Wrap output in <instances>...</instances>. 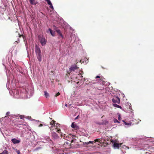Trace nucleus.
Returning <instances> with one entry per match:
<instances>
[{"label":"nucleus","mask_w":154,"mask_h":154,"mask_svg":"<svg viewBox=\"0 0 154 154\" xmlns=\"http://www.w3.org/2000/svg\"><path fill=\"white\" fill-rule=\"evenodd\" d=\"M35 52L37 56V57L39 61H42V54L41 50L39 47L37 45L35 46Z\"/></svg>","instance_id":"obj_1"},{"label":"nucleus","mask_w":154,"mask_h":154,"mask_svg":"<svg viewBox=\"0 0 154 154\" xmlns=\"http://www.w3.org/2000/svg\"><path fill=\"white\" fill-rule=\"evenodd\" d=\"M61 137L62 138H64L66 140H69L67 139V138H69L71 137H73V136L71 135V134H69V135H67L65 134H63V133H61Z\"/></svg>","instance_id":"obj_2"},{"label":"nucleus","mask_w":154,"mask_h":154,"mask_svg":"<svg viewBox=\"0 0 154 154\" xmlns=\"http://www.w3.org/2000/svg\"><path fill=\"white\" fill-rule=\"evenodd\" d=\"M78 68L79 67L76 64L72 65L69 68V71L70 72H73L78 69Z\"/></svg>","instance_id":"obj_3"},{"label":"nucleus","mask_w":154,"mask_h":154,"mask_svg":"<svg viewBox=\"0 0 154 154\" xmlns=\"http://www.w3.org/2000/svg\"><path fill=\"white\" fill-rule=\"evenodd\" d=\"M112 101L113 103L119 104L120 103V98L118 97H114L112 99Z\"/></svg>","instance_id":"obj_4"},{"label":"nucleus","mask_w":154,"mask_h":154,"mask_svg":"<svg viewBox=\"0 0 154 154\" xmlns=\"http://www.w3.org/2000/svg\"><path fill=\"white\" fill-rule=\"evenodd\" d=\"M40 41L41 45L43 46L45 45L47 41L44 37H42L40 39Z\"/></svg>","instance_id":"obj_5"},{"label":"nucleus","mask_w":154,"mask_h":154,"mask_svg":"<svg viewBox=\"0 0 154 154\" xmlns=\"http://www.w3.org/2000/svg\"><path fill=\"white\" fill-rule=\"evenodd\" d=\"M99 78V79L98 80L99 82H102L103 83L104 82V80L105 79L102 76H99L97 75L95 77V79Z\"/></svg>","instance_id":"obj_6"},{"label":"nucleus","mask_w":154,"mask_h":154,"mask_svg":"<svg viewBox=\"0 0 154 154\" xmlns=\"http://www.w3.org/2000/svg\"><path fill=\"white\" fill-rule=\"evenodd\" d=\"M71 127L75 130L79 128V126L75 122H72L71 125Z\"/></svg>","instance_id":"obj_7"},{"label":"nucleus","mask_w":154,"mask_h":154,"mask_svg":"<svg viewBox=\"0 0 154 154\" xmlns=\"http://www.w3.org/2000/svg\"><path fill=\"white\" fill-rule=\"evenodd\" d=\"M12 142L14 144L18 143L20 142V140H17L16 138H13L11 139Z\"/></svg>","instance_id":"obj_8"},{"label":"nucleus","mask_w":154,"mask_h":154,"mask_svg":"<svg viewBox=\"0 0 154 154\" xmlns=\"http://www.w3.org/2000/svg\"><path fill=\"white\" fill-rule=\"evenodd\" d=\"M52 137L54 139H56L58 138V135L55 132L52 133Z\"/></svg>","instance_id":"obj_9"},{"label":"nucleus","mask_w":154,"mask_h":154,"mask_svg":"<svg viewBox=\"0 0 154 154\" xmlns=\"http://www.w3.org/2000/svg\"><path fill=\"white\" fill-rule=\"evenodd\" d=\"M121 145V144H119L118 143H117L115 142L113 144V146L114 147H116L117 149H119V146H120Z\"/></svg>","instance_id":"obj_10"},{"label":"nucleus","mask_w":154,"mask_h":154,"mask_svg":"<svg viewBox=\"0 0 154 154\" xmlns=\"http://www.w3.org/2000/svg\"><path fill=\"white\" fill-rule=\"evenodd\" d=\"M30 4L33 5H36L37 2H35V0H29Z\"/></svg>","instance_id":"obj_11"},{"label":"nucleus","mask_w":154,"mask_h":154,"mask_svg":"<svg viewBox=\"0 0 154 154\" xmlns=\"http://www.w3.org/2000/svg\"><path fill=\"white\" fill-rule=\"evenodd\" d=\"M49 30L50 31V32L52 36H54L55 35V32H53L52 30L50 28L49 29Z\"/></svg>","instance_id":"obj_12"},{"label":"nucleus","mask_w":154,"mask_h":154,"mask_svg":"<svg viewBox=\"0 0 154 154\" xmlns=\"http://www.w3.org/2000/svg\"><path fill=\"white\" fill-rule=\"evenodd\" d=\"M55 121L54 120H52L50 122V124L52 125V126L51 127V128L55 126Z\"/></svg>","instance_id":"obj_13"},{"label":"nucleus","mask_w":154,"mask_h":154,"mask_svg":"<svg viewBox=\"0 0 154 154\" xmlns=\"http://www.w3.org/2000/svg\"><path fill=\"white\" fill-rule=\"evenodd\" d=\"M113 106L115 107H117V108H120V109H122V107L121 106H120L117 105L115 103V104H113Z\"/></svg>","instance_id":"obj_14"},{"label":"nucleus","mask_w":154,"mask_h":154,"mask_svg":"<svg viewBox=\"0 0 154 154\" xmlns=\"http://www.w3.org/2000/svg\"><path fill=\"white\" fill-rule=\"evenodd\" d=\"M0 154H9V153L8 151L4 150L2 153H0Z\"/></svg>","instance_id":"obj_15"},{"label":"nucleus","mask_w":154,"mask_h":154,"mask_svg":"<svg viewBox=\"0 0 154 154\" xmlns=\"http://www.w3.org/2000/svg\"><path fill=\"white\" fill-rule=\"evenodd\" d=\"M93 141H89L88 142H85L84 143V145H87L90 143H93Z\"/></svg>","instance_id":"obj_16"},{"label":"nucleus","mask_w":154,"mask_h":154,"mask_svg":"<svg viewBox=\"0 0 154 154\" xmlns=\"http://www.w3.org/2000/svg\"><path fill=\"white\" fill-rule=\"evenodd\" d=\"M45 97L46 98H47L49 96V94L46 91H45Z\"/></svg>","instance_id":"obj_17"},{"label":"nucleus","mask_w":154,"mask_h":154,"mask_svg":"<svg viewBox=\"0 0 154 154\" xmlns=\"http://www.w3.org/2000/svg\"><path fill=\"white\" fill-rule=\"evenodd\" d=\"M55 30L58 34H60L61 32L60 30L59 29H58L57 28Z\"/></svg>","instance_id":"obj_18"},{"label":"nucleus","mask_w":154,"mask_h":154,"mask_svg":"<svg viewBox=\"0 0 154 154\" xmlns=\"http://www.w3.org/2000/svg\"><path fill=\"white\" fill-rule=\"evenodd\" d=\"M47 2L48 4L49 5H51V3L50 0H45Z\"/></svg>","instance_id":"obj_19"},{"label":"nucleus","mask_w":154,"mask_h":154,"mask_svg":"<svg viewBox=\"0 0 154 154\" xmlns=\"http://www.w3.org/2000/svg\"><path fill=\"white\" fill-rule=\"evenodd\" d=\"M20 118L21 119H23L24 116L23 115H20L19 114H18Z\"/></svg>","instance_id":"obj_20"},{"label":"nucleus","mask_w":154,"mask_h":154,"mask_svg":"<svg viewBox=\"0 0 154 154\" xmlns=\"http://www.w3.org/2000/svg\"><path fill=\"white\" fill-rule=\"evenodd\" d=\"M58 34L62 38V39L64 37H63V35L61 32V33H60V34Z\"/></svg>","instance_id":"obj_21"},{"label":"nucleus","mask_w":154,"mask_h":154,"mask_svg":"<svg viewBox=\"0 0 154 154\" xmlns=\"http://www.w3.org/2000/svg\"><path fill=\"white\" fill-rule=\"evenodd\" d=\"M100 139H96L94 140L95 142H99L100 141Z\"/></svg>","instance_id":"obj_22"},{"label":"nucleus","mask_w":154,"mask_h":154,"mask_svg":"<svg viewBox=\"0 0 154 154\" xmlns=\"http://www.w3.org/2000/svg\"><path fill=\"white\" fill-rule=\"evenodd\" d=\"M18 35H19V38H20L21 37H22L23 39L24 38V36L23 35H20V34H18Z\"/></svg>","instance_id":"obj_23"},{"label":"nucleus","mask_w":154,"mask_h":154,"mask_svg":"<svg viewBox=\"0 0 154 154\" xmlns=\"http://www.w3.org/2000/svg\"><path fill=\"white\" fill-rule=\"evenodd\" d=\"M113 121H114V122H115V123L118 122L119 123H120V122L116 119H114Z\"/></svg>","instance_id":"obj_24"},{"label":"nucleus","mask_w":154,"mask_h":154,"mask_svg":"<svg viewBox=\"0 0 154 154\" xmlns=\"http://www.w3.org/2000/svg\"><path fill=\"white\" fill-rule=\"evenodd\" d=\"M60 95V93L59 92H58L55 95V96L56 97H57V96L59 95Z\"/></svg>","instance_id":"obj_25"},{"label":"nucleus","mask_w":154,"mask_h":154,"mask_svg":"<svg viewBox=\"0 0 154 154\" xmlns=\"http://www.w3.org/2000/svg\"><path fill=\"white\" fill-rule=\"evenodd\" d=\"M50 8L53 9V6H52V4H51V5H50Z\"/></svg>","instance_id":"obj_26"},{"label":"nucleus","mask_w":154,"mask_h":154,"mask_svg":"<svg viewBox=\"0 0 154 154\" xmlns=\"http://www.w3.org/2000/svg\"><path fill=\"white\" fill-rule=\"evenodd\" d=\"M60 129H58L57 131V132L58 133L60 132Z\"/></svg>","instance_id":"obj_27"},{"label":"nucleus","mask_w":154,"mask_h":154,"mask_svg":"<svg viewBox=\"0 0 154 154\" xmlns=\"http://www.w3.org/2000/svg\"><path fill=\"white\" fill-rule=\"evenodd\" d=\"M17 152L18 154H20V151L19 150L17 151Z\"/></svg>","instance_id":"obj_28"},{"label":"nucleus","mask_w":154,"mask_h":154,"mask_svg":"<svg viewBox=\"0 0 154 154\" xmlns=\"http://www.w3.org/2000/svg\"><path fill=\"white\" fill-rule=\"evenodd\" d=\"M43 125L42 124H40L39 126H38V127H42V126H43Z\"/></svg>","instance_id":"obj_29"},{"label":"nucleus","mask_w":154,"mask_h":154,"mask_svg":"<svg viewBox=\"0 0 154 154\" xmlns=\"http://www.w3.org/2000/svg\"><path fill=\"white\" fill-rule=\"evenodd\" d=\"M9 113H10V112H7L6 113V115H8L9 114Z\"/></svg>","instance_id":"obj_30"},{"label":"nucleus","mask_w":154,"mask_h":154,"mask_svg":"<svg viewBox=\"0 0 154 154\" xmlns=\"http://www.w3.org/2000/svg\"><path fill=\"white\" fill-rule=\"evenodd\" d=\"M14 116L15 117H17L18 116V115H14Z\"/></svg>","instance_id":"obj_31"},{"label":"nucleus","mask_w":154,"mask_h":154,"mask_svg":"<svg viewBox=\"0 0 154 154\" xmlns=\"http://www.w3.org/2000/svg\"><path fill=\"white\" fill-rule=\"evenodd\" d=\"M78 117H79V116H78L77 117H76L75 118V119H78Z\"/></svg>","instance_id":"obj_32"},{"label":"nucleus","mask_w":154,"mask_h":154,"mask_svg":"<svg viewBox=\"0 0 154 154\" xmlns=\"http://www.w3.org/2000/svg\"><path fill=\"white\" fill-rule=\"evenodd\" d=\"M125 125H128V123H126V122H125Z\"/></svg>","instance_id":"obj_33"},{"label":"nucleus","mask_w":154,"mask_h":154,"mask_svg":"<svg viewBox=\"0 0 154 154\" xmlns=\"http://www.w3.org/2000/svg\"><path fill=\"white\" fill-rule=\"evenodd\" d=\"M65 106H66V107H67V106H68V104H65Z\"/></svg>","instance_id":"obj_34"},{"label":"nucleus","mask_w":154,"mask_h":154,"mask_svg":"<svg viewBox=\"0 0 154 154\" xmlns=\"http://www.w3.org/2000/svg\"><path fill=\"white\" fill-rule=\"evenodd\" d=\"M120 116H119V118H118V119H119H119H120Z\"/></svg>","instance_id":"obj_35"},{"label":"nucleus","mask_w":154,"mask_h":154,"mask_svg":"<svg viewBox=\"0 0 154 154\" xmlns=\"http://www.w3.org/2000/svg\"><path fill=\"white\" fill-rule=\"evenodd\" d=\"M73 141V139H72V140H71V142H72V141Z\"/></svg>","instance_id":"obj_36"},{"label":"nucleus","mask_w":154,"mask_h":154,"mask_svg":"<svg viewBox=\"0 0 154 154\" xmlns=\"http://www.w3.org/2000/svg\"><path fill=\"white\" fill-rule=\"evenodd\" d=\"M146 154H150L149 153H147V152H146Z\"/></svg>","instance_id":"obj_37"},{"label":"nucleus","mask_w":154,"mask_h":154,"mask_svg":"<svg viewBox=\"0 0 154 154\" xmlns=\"http://www.w3.org/2000/svg\"><path fill=\"white\" fill-rule=\"evenodd\" d=\"M71 104H69V106H71Z\"/></svg>","instance_id":"obj_38"},{"label":"nucleus","mask_w":154,"mask_h":154,"mask_svg":"<svg viewBox=\"0 0 154 154\" xmlns=\"http://www.w3.org/2000/svg\"><path fill=\"white\" fill-rule=\"evenodd\" d=\"M70 73H69V75H70Z\"/></svg>","instance_id":"obj_39"},{"label":"nucleus","mask_w":154,"mask_h":154,"mask_svg":"<svg viewBox=\"0 0 154 154\" xmlns=\"http://www.w3.org/2000/svg\"><path fill=\"white\" fill-rule=\"evenodd\" d=\"M53 26V27H55V26L54 25Z\"/></svg>","instance_id":"obj_40"}]
</instances>
